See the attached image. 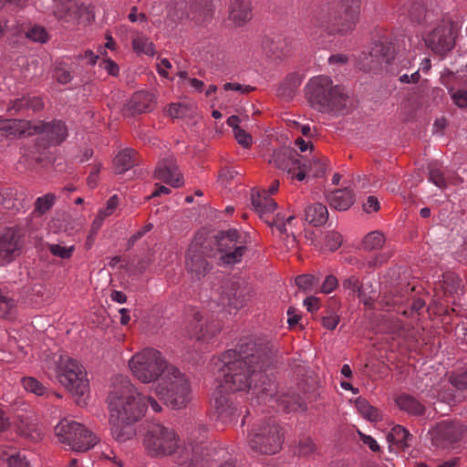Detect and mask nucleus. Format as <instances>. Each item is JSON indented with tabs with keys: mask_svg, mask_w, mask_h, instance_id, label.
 Here are the masks:
<instances>
[{
	"mask_svg": "<svg viewBox=\"0 0 467 467\" xmlns=\"http://www.w3.org/2000/svg\"><path fill=\"white\" fill-rule=\"evenodd\" d=\"M429 181L440 189L447 187V182L442 171L436 166L431 165L429 167Z\"/></svg>",
	"mask_w": 467,
	"mask_h": 467,
	"instance_id": "obj_45",
	"label": "nucleus"
},
{
	"mask_svg": "<svg viewBox=\"0 0 467 467\" xmlns=\"http://www.w3.org/2000/svg\"><path fill=\"white\" fill-rule=\"evenodd\" d=\"M456 25L449 18L434 24L423 36L424 42L434 53L444 55L451 50L455 44Z\"/></svg>",
	"mask_w": 467,
	"mask_h": 467,
	"instance_id": "obj_9",
	"label": "nucleus"
},
{
	"mask_svg": "<svg viewBox=\"0 0 467 467\" xmlns=\"http://www.w3.org/2000/svg\"><path fill=\"white\" fill-rule=\"evenodd\" d=\"M252 205L260 217L273 213L277 208V203L266 191L252 193Z\"/></svg>",
	"mask_w": 467,
	"mask_h": 467,
	"instance_id": "obj_22",
	"label": "nucleus"
},
{
	"mask_svg": "<svg viewBox=\"0 0 467 467\" xmlns=\"http://www.w3.org/2000/svg\"><path fill=\"white\" fill-rule=\"evenodd\" d=\"M385 243V238L382 233L374 231L368 234L363 239V246L366 250L380 249Z\"/></svg>",
	"mask_w": 467,
	"mask_h": 467,
	"instance_id": "obj_40",
	"label": "nucleus"
},
{
	"mask_svg": "<svg viewBox=\"0 0 467 467\" xmlns=\"http://www.w3.org/2000/svg\"><path fill=\"white\" fill-rule=\"evenodd\" d=\"M307 163H310V165L308 166V171L315 169V171L313 172V175L315 177L322 176L325 173L326 166L324 163L320 162L319 161H317V160H313L312 161H307Z\"/></svg>",
	"mask_w": 467,
	"mask_h": 467,
	"instance_id": "obj_60",
	"label": "nucleus"
},
{
	"mask_svg": "<svg viewBox=\"0 0 467 467\" xmlns=\"http://www.w3.org/2000/svg\"><path fill=\"white\" fill-rule=\"evenodd\" d=\"M135 151L130 149H125L120 151L114 158V167L115 171L118 173H122L128 170H130L134 165V157Z\"/></svg>",
	"mask_w": 467,
	"mask_h": 467,
	"instance_id": "obj_31",
	"label": "nucleus"
},
{
	"mask_svg": "<svg viewBox=\"0 0 467 467\" xmlns=\"http://www.w3.org/2000/svg\"><path fill=\"white\" fill-rule=\"evenodd\" d=\"M171 67V62L167 58L161 59L160 63L157 65V71L158 73L164 77L168 78V71L167 69Z\"/></svg>",
	"mask_w": 467,
	"mask_h": 467,
	"instance_id": "obj_64",
	"label": "nucleus"
},
{
	"mask_svg": "<svg viewBox=\"0 0 467 467\" xmlns=\"http://www.w3.org/2000/svg\"><path fill=\"white\" fill-rule=\"evenodd\" d=\"M56 200L57 196L51 192L38 197L35 202V212L39 214L46 213L54 205Z\"/></svg>",
	"mask_w": 467,
	"mask_h": 467,
	"instance_id": "obj_43",
	"label": "nucleus"
},
{
	"mask_svg": "<svg viewBox=\"0 0 467 467\" xmlns=\"http://www.w3.org/2000/svg\"><path fill=\"white\" fill-rule=\"evenodd\" d=\"M380 208V203L376 196L370 195L367 198L363 204V210L367 213L378 212Z\"/></svg>",
	"mask_w": 467,
	"mask_h": 467,
	"instance_id": "obj_55",
	"label": "nucleus"
},
{
	"mask_svg": "<svg viewBox=\"0 0 467 467\" xmlns=\"http://www.w3.org/2000/svg\"><path fill=\"white\" fill-rule=\"evenodd\" d=\"M342 287L345 291H348L350 294H357L358 297L366 305H369V298L367 297L366 292L363 288L359 278L354 275H351L342 280Z\"/></svg>",
	"mask_w": 467,
	"mask_h": 467,
	"instance_id": "obj_30",
	"label": "nucleus"
},
{
	"mask_svg": "<svg viewBox=\"0 0 467 467\" xmlns=\"http://www.w3.org/2000/svg\"><path fill=\"white\" fill-rule=\"evenodd\" d=\"M291 162H288V169H286L285 173L291 179H296L298 181L305 180L306 173L308 172V166L310 163H307V161L305 160L299 153L296 151H293L291 155Z\"/></svg>",
	"mask_w": 467,
	"mask_h": 467,
	"instance_id": "obj_23",
	"label": "nucleus"
},
{
	"mask_svg": "<svg viewBox=\"0 0 467 467\" xmlns=\"http://www.w3.org/2000/svg\"><path fill=\"white\" fill-rule=\"evenodd\" d=\"M252 18V9L248 0H231L229 19L235 26H243Z\"/></svg>",
	"mask_w": 467,
	"mask_h": 467,
	"instance_id": "obj_18",
	"label": "nucleus"
},
{
	"mask_svg": "<svg viewBox=\"0 0 467 467\" xmlns=\"http://www.w3.org/2000/svg\"><path fill=\"white\" fill-rule=\"evenodd\" d=\"M221 330L220 324L215 320L204 319L202 314L192 308L185 327V334L191 339L208 341L215 337Z\"/></svg>",
	"mask_w": 467,
	"mask_h": 467,
	"instance_id": "obj_10",
	"label": "nucleus"
},
{
	"mask_svg": "<svg viewBox=\"0 0 467 467\" xmlns=\"http://www.w3.org/2000/svg\"><path fill=\"white\" fill-rule=\"evenodd\" d=\"M22 241L19 233L12 228L0 234V265L14 261L21 253Z\"/></svg>",
	"mask_w": 467,
	"mask_h": 467,
	"instance_id": "obj_12",
	"label": "nucleus"
},
{
	"mask_svg": "<svg viewBox=\"0 0 467 467\" xmlns=\"http://www.w3.org/2000/svg\"><path fill=\"white\" fill-rule=\"evenodd\" d=\"M33 132L46 133L48 140L54 144H59L66 140L68 130L64 122L60 120H53L48 123H41L33 126Z\"/></svg>",
	"mask_w": 467,
	"mask_h": 467,
	"instance_id": "obj_16",
	"label": "nucleus"
},
{
	"mask_svg": "<svg viewBox=\"0 0 467 467\" xmlns=\"http://www.w3.org/2000/svg\"><path fill=\"white\" fill-rule=\"evenodd\" d=\"M179 379H187L183 373H182L175 367L169 365L164 370L160 380L155 385V392L158 394L163 393V391L174 390L176 389V381Z\"/></svg>",
	"mask_w": 467,
	"mask_h": 467,
	"instance_id": "obj_21",
	"label": "nucleus"
},
{
	"mask_svg": "<svg viewBox=\"0 0 467 467\" xmlns=\"http://www.w3.org/2000/svg\"><path fill=\"white\" fill-rule=\"evenodd\" d=\"M132 47L138 54H144L151 57L155 54L154 44L143 36H138L132 40Z\"/></svg>",
	"mask_w": 467,
	"mask_h": 467,
	"instance_id": "obj_37",
	"label": "nucleus"
},
{
	"mask_svg": "<svg viewBox=\"0 0 467 467\" xmlns=\"http://www.w3.org/2000/svg\"><path fill=\"white\" fill-rule=\"evenodd\" d=\"M327 218L328 211L322 203H313L306 206L305 209V220L314 226H321L325 224Z\"/></svg>",
	"mask_w": 467,
	"mask_h": 467,
	"instance_id": "obj_26",
	"label": "nucleus"
},
{
	"mask_svg": "<svg viewBox=\"0 0 467 467\" xmlns=\"http://www.w3.org/2000/svg\"><path fill=\"white\" fill-rule=\"evenodd\" d=\"M56 378L72 395L83 397L88 391V380L83 366L67 355L55 361Z\"/></svg>",
	"mask_w": 467,
	"mask_h": 467,
	"instance_id": "obj_7",
	"label": "nucleus"
},
{
	"mask_svg": "<svg viewBox=\"0 0 467 467\" xmlns=\"http://www.w3.org/2000/svg\"><path fill=\"white\" fill-rule=\"evenodd\" d=\"M305 92L311 107L319 111H340L346 107L348 97L344 88L333 85L329 77L317 76L312 78L306 84Z\"/></svg>",
	"mask_w": 467,
	"mask_h": 467,
	"instance_id": "obj_3",
	"label": "nucleus"
},
{
	"mask_svg": "<svg viewBox=\"0 0 467 467\" xmlns=\"http://www.w3.org/2000/svg\"><path fill=\"white\" fill-rule=\"evenodd\" d=\"M342 244V236L339 233L331 231L325 235L324 247L329 251H336Z\"/></svg>",
	"mask_w": 467,
	"mask_h": 467,
	"instance_id": "obj_47",
	"label": "nucleus"
},
{
	"mask_svg": "<svg viewBox=\"0 0 467 467\" xmlns=\"http://www.w3.org/2000/svg\"><path fill=\"white\" fill-rule=\"evenodd\" d=\"M360 0H340L337 5V15L329 20L338 26L337 31L347 33L352 30L359 15Z\"/></svg>",
	"mask_w": 467,
	"mask_h": 467,
	"instance_id": "obj_11",
	"label": "nucleus"
},
{
	"mask_svg": "<svg viewBox=\"0 0 467 467\" xmlns=\"http://www.w3.org/2000/svg\"><path fill=\"white\" fill-rule=\"evenodd\" d=\"M387 439L392 445H396L404 450L410 447L412 435L402 426L396 425L391 429Z\"/></svg>",
	"mask_w": 467,
	"mask_h": 467,
	"instance_id": "obj_28",
	"label": "nucleus"
},
{
	"mask_svg": "<svg viewBox=\"0 0 467 467\" xmlns=\"http://www.w3.org/2000/svg\"><path fill=\"white\" fill-rule=\"evenodd\" d=\"M142 444L152 458H164L174 454L181 445L177 432L161 423H150L143 434Z\"/></svg>",
	"mask_w": 467,
	"mask_h": 467,
	"instance_id": "obj_5",
	"label": "nucleus"
},
{
	"mask_svg": "<svg viewBox=\"0 0 467 467\" xmlns=\"http://www.w3.org/2000/svg\"><path fill=\"white\" fill-rule=\"evenodd\" d=\"M26 36L34 42L46 43L48 40V33L43 26H39L30 28Z\"/></svg>",
	"mask_w": 467,
	"mask_h": 467,
	"instance_id": "obj_46",
	"label": "nucleus"
},
{
	"mask_svg": "<svg viewBox=\"0 0 467 467\" xmlns=\"http://www.w3.org/2000/svg\"><path fill=\"white\" fill-rule=\"evenodd\" d=\"M186 267L192 277L200 279L208 272V263L197 244L190 245L186 255Z\"/></svg>",
	"mask_w": 467,
	"mask_h": 467,
	"instance_id": "obj_15",
	"label": "nucleus"
},
{
	"mask_svg": "<svg viewBox=\"0 0 467 467\" xmlns=\"http://www.w3.org/2000/svg\"><path fill=\"white\" fill-rule=\"evenodd\" d=\"M15 307V302L13 299L5 296L0 301V317H8L11 314L12 310Z\"/></svg>",
	"mask_w": 467,
	"mask_h": 467,
	"instance_id": "obj_53",
	"label": "nucleus"
},
{
	"mask_svg": "<svg viewBox=\"0 0 467 467\" xmlns=\"http://www.w3.org/2000/svg\"><path fill=\"white\" fill-rule=\"evenodd\" d=\"M285 441V432L275 419L257 423L248 435V446L255 453L274 455L279 452Z\"/></svg>",
	"mask_w": 467,
	"mask_h": 467,
	"instance_id": "obj_4",
	"label": "nucleus"
},
{
	"mask_svg": "<svg viewBox=\"0 0 467 467\" xmlns=\"http://www.w3.org/2000/svg\"><path fill=\"white\" fill-rule=\"evenodd\" d=\"M24 389L36 396H43L47 392V388L36 378L24 377L21 380Z\"/></svg>",
	"mask_w": 467,
	"mask_h": 467,
	"instance_id": "obj_42",
	"label": "nucleus"
},
{
	"mask_svg": "<svg viewBox=\"0 0 467 467\" xmlns=\"http://www.w3.org/2000/svg\"><path fill=\"white\" fill-rule=\"evenodd\" d=\"M174 390L163 391L158 394L165 402L174 410H180L187 406L191 400V389L187 379H179L176 381Z\"/></svg>",
	"mask_w": 467,
	"mask_h": 467,
	"instance_id": "obj_14",
	"label": "nucleus"
},
{
	"mask_svg": "<svg viewBox=\"0 0 467 467\" xmlns=\"http://www.w3.org/2000/svg\"><path fill=\"white\" fill-rule=\"evenodd\" d=\"M68 14L62 15L58 9L55 10V16L57 17V19L65 22L69 23L71 21V17L76 15L77 11L80 12L82 9L78 8L75 5H70V6L67 7Z\"/></svg>",
	"mask_w": 467,
	"mask_h": 467,
	"instance_id": "obj_59",
	"label": "nucleus"
},
{
	"mask_svg": "<svg viewBox=\"0 0 467 467\" xmlns=\"http://www.w3.org/2000/svg\"><path fill=\"white\" fill-rule=\"evenodd\" d=\"M100 67H103L111 76H117L119 74L118 65L110 59H104L100 63Z\"/></svg>",
	"mask_w": 467,
	"mask_h": 467,
	"instance_id": "obj_61",
	"label": "nucleus"
},
{
	"mask_svg": "<svg viewBox=\"0 0 467 467\" xmlns=\"http://www.w3.org/2000/svg\"><path fill=\"white\" fill-rule=\"evenodd\" d=\"M268 223L270 226H275L281 234L287 235L285 245L288 249H293L296 246V236L294 233H291V237H289L286 223L284 222V218L281 217L280 213H277L273 222H268Z\"/></svg>",
	"mask_w": 467,
	"mask_h": 467,
	"instance_id": "obj_38",
	"label": "nucleus"
},
{
	"mask_svg": "<svg viewBox=\"0 0 467 467\" xmlns=\"http://www.w3.org/2000/svg\"><path fill=\"white\" fill-rule=\"evenodd\" d=\"M44 107V103L39 97H23L11 103L9 109L19 111L23 109H31L34 111L39 110Z\"/></svg>",
	"mask_w": 467,
	"mask_h": 467,
	"instance_id": "obj_32",
	"label": "nucleus"
},
{
	"mask_svg": "<svg viewBox=\"0 0 467 467\" xmlns=\"http://www.w3.org/2000/svg\"><path fill=\"white\" fill-rule=\"evenodd\" d=\"M304 306L307 311L315 312L319 308V299L315 296H309L304 300Z\"/></svg>",
	"mask_w": 467,
	"mask_h": 467,
	"instance_id": "obj_63",
	"label": "nucleus"
},
{
	"mask_svg": "<svg viewBox=\"0 0 467 467\" xmlns=\"http://www.w3.org/2000/svg\"><path fill=\"white\" fill-rule=\"evenodd\" d=\"M245 252L246 244H239L238 246H235L232 250L221 253L220 261L226 265L240 263Z\"/></svg>",
	"mask_w": 467,
	"mask_h": 467,
	"instance_id": "obj_34",
	"label": "nucleus"
},
{
	"mask_svg": "<svg viewBox=\"0 0 467 467\" xmlns=\"http://www.w3.org/2000/svg\"><path fill=\"white\" fill-rule=\"evenodd\" d=\"M155 96L148 91L136 92L130 102V109L136 113L151 110L155 105Z\"/></svg>",
	"mask_w": 467,
	"mask_h": 467,
	"instance_id": "obj_25",
	"label": "nucleus"
},
{
	"mask_svg": "<svg viewBox=\"0 0 467 467\" xmlns=\"http://www.w3.org/2000/svg\"><path fill=\"white\" fill-rule=\"evenodd\" d=\"M214 410L217 417L223 422L232 421L236 414V409L230 402L229 399L220 394L214 398Z\"/></svg>",
	"mask_w": 467,
	"mask_h": 467,
	"instance_id": "obj_27",
	"label": "nucleus"
},
{
	"mask_svg": "<svg viewBox=\"0 0 467 467\" xmlns=\"http://www.w3.org/2000/svg\"><path fill=\"white\" fill-rule=\"evenodd\" d=\"M397 406L411 415H421L424 413V406L415 398L410 395H400L396 399Z\"/></svg>",
	"mask_w": 467,
	"mask_h": 467,
	"instance_id": "obj_29",
	"label": "nucleus"
},
{
	"mask_svg": "<svg viewBox=\"0 0 467 467\" xmlns=\"http://www.w3.org/2000/svg\"><path fill=\"white\" fill-rule=\"evenodd\" d=\"M56 78L60 84H67L69 83L72 78V73L69 70V68L60 66L57 67L55 70Z\"/></svg>",
	"mask_w": 467,
	"mask_h": 467,
	"instance_id": "obj_50",
	"label": "nucleus"
},
{
	"mask_svg": "<svg viewBox=\"0 0 467 467\" xmlns=\"http://www.w3.org/2000/svg\"><path fill=\"white\" fill-rule=\"evenodd\" d=\"M338 323H339V317L333 312H329L327 316H325L322 318L323 326L327 329H329V330H334L337 327V326L338 325Z\"/></svg>",
	"mask_w": 467,
	"mask_h": 467,
	"instance_id": "obj_56",
	"label": "nucleus"
},
{
	"mask_svg": "<svg viewBox=\"0 0 467 467\" xmlns=\"http://www.w3.org/2000/svg\"><path fill=\"white\" fill-rule=\"evenodd\" d=\"M215 239L220 253L232 250L239 244H245L236 229L222 231L216 235Z\"/></svg>",
	"mask_w": 467,
	"mask_h": 467,
	"instance_id": "obj_24",
	"label": "nucleus"
},
{
	"mask_svg": "<svg viewBox=\"0 0 467 467\" xmlns=\"http://www.w3.org/2000/svg\"><path fill=\"white\" fill-rule=\"evenodd\" d=\"M119 205V197L115 194L112 195L107 202L105 208L99 210L100 221H103L106 217L111 215Z\"/></svg>",
	"mask_w": 467,
	"mask_h": 467,
	"instance_id": "obj_48",
	"label": "nucleus"
},
{
	"mask_svg": "<svg viewBox=\"0 0 467 467\" xmlns=\"http://www.w3.org/2000/svg\"><path fill=\"white\" fill-rule=\"evenodd\" d=\"M296 284L299 289L310 292L317 285L318 281L312 275H301L296 278Z\"/></svg>",
	"mask_w": 467,
	"mask_h": 467,
	"instance_id": "obj_44",
	"label": "nucleus"
},
{
	"mask_svg": "<svg viewBox=\"0 0 467 467\" xmlns=\"http://www.w3.org/2000/svg\"><path fill=\"white\" fill-rule=\"evenodd\" d=\"M302 83V77L296 73L288 75L278 89L280 96H291Z\"/></svg>",
	"mask_w": 467,
	"mask_h": 467,
	"instance_id": "obj_36",
	"label": "nucleus"
},
{
	"mask_svg": "<svg viewBox=\"0 0 467 467\" xmlns=\"http://www.w3.org/2000/svg\"><path fill=\"white\" fill-rule=\"evenodd\" d=\"M224 90H234L237 92H240L242 94H247L251 91H253L254 88L249 85H241L239 83H225L223 85Z\"/></svg>",
	"mask_w": 467,
	"mask_h": 467,
	"instance_id": "obj_58",
	"label": "nucleus"
},
{
	"mask_svg": "<svg viewBox=\"0 0 467 467\" xmlns=\"http://www.w3.org/2000/svg\"><path fill=\"white\" fill-rule=\"evenodd\" d=\"M32 130L31 123L25 119H0L1 136H30L34 134Z\"/></svg>",
	"mask_w": 467,
	"mask_h": 467,
	"instance_id": "obj_17",
	"label": "nucleus"
},
{
	"mask_svg": "<svg viewBox=\"0 0 467 467\" xmlns=\"http://www.w3.org/2000/svg\"><path fill=\"white\" fill-rule=\"evenodd\" d=\"M463 433V428L458 423L442 421L434 430L435 439L447 443L456 442Z\"/></svg>",
	"mask_w": 467,
	"mask_h": 467,
	"instance_id": "obj_19",
	"label": "nucleus"
},
{
	"mask_svg": "<svg viewBox=\"0 0 467 467\" xmlns=\"http://www.w3.org/2000/svg\"><path fill=\"white\" fill-rule=\"evenodd\" d=\"M315 444L310 438H305L298 443V453L300 455L307 456L315 451Z\"/></svg>",
	"mask_w": 467,
	"mask_h": 467,
	"instance_id": "obj_52",
	"label": "nucleus"
},
{
	"mask_svg": "<svg viewBox=\"0 0 467 467\" xmlns=\"http://www.w3.org/2000/svg\"><path fill=\"white\" fill-rule=\"evenodd\" d=\"M274 353L275 347L268 341L243 338L235 349L226 351L222 358L214 361L216 379L231 391L246 390L252 386L256 388L257 382L265 378L262 370L270 364Z\"/></svg>",
	"mask_w": 467,
	"mask_h": 467,
	"instance_id": "obj_1",
	"label": "nucleus"
},
{
	"mask_svg": "<svg viewBox=\"0 0 467 467\" xmlns=\"http://www.w3.org/2000/svg\"><path fill=\"white\" fill-rule=\"evenodd\" d=\"M47 249L50 254L63 260L70 259L75 252V245H66L64 242H59L57 244H48Z\"/></svg>",
	"mask_w": 467,
	"mask_h": 467,
	"instance_id": "obj_35",
	"label": "nucleus"
},
{
	"mask_svg": "<svg viewBox=\"0 0 467 467\" xmlns=\"http://www.w3.org/2000/svg\"><path fill=\"white\" fill-rule=\"evenodd\" d=\"M384 47L381 44L375 45V47L372 49L370 56L376 59V62L381 64L383 62L389 63L390 57L387 54V52H383Z\"/></svg>",
	"mask_w": 467,
	"mask_h": 467,
	"instance_id": "obj_51",
	"label": "nucleus"
},
{
	"mask_svg": "<svg viewBox=\"0 0 467 467\" xmlns=\"http://www.w3.org/2000/svg\"><path fill=\"white\" fill-rule=\"evenodd\" d=\"M451 99L453 102L460 108L467 107V91L458 89L451 92Z\"/></svg>",
	"mask_w": 467,
	"mask_h": 467,
	"instance_id": "obj_57",
	"label": "nucleus"
},
{
	"mask_svg": "<svg viewBox=\"0 0 467 467\" xmlns=\"http://www.w3.org/2000/svg\"><path fill=\"white\" fill-rule=\"evenodd\" d=\"M327 202L333 209L347 211L355 202L352 191L345 188L330 192L327 195Z\"/></svg>",
	"mask_w": 467,
	"mask_h": 467,
	"instance_id": "obj_20",
	"label": "nucleus"
},
{
	"mask_svg": "<svg viewBox=\"0 0 467 467\" xmlns=\"http://www.w3.org/2000/svg\"><path fill=\"white\" fill-rule=\"evenodd\" d=\"M154 176L174 188L182 187L184 184L183 176L172 157L164 159L158 163Z\"/></svg>",
	"mask_w": 467,
	"mask_h": 467,
	"instance_id": "obj_13",
	"label": "nucleus"
},
{
	"mask_svg": "<svg viewBox=\"0 0 467 467\" xmlns=\"http://www.w3.org/2000/svg\"><path fill=\"white\" fill-rule=\"evenodd\" d=\"M338 285V281L336 276L329 275L324 280L321 291L325 294H329L333 292Z\"/></svg>",
	"mask_w": 467,
	"mask_h": 467,
	"instance_id": "obj_54",
	"label": "nucleus"
},
{
	"mask_svg": "<svg viewBox=\"0 0 467 467\" xmlns=\"http://www.w3.org/2000/svg\"><path fill=\"white\" fill-rule=\"evenodd\" d=\"M451 383L458 389L467 388V369L452 378Z\"/></svg>",
	"mask_w": 467,
	"mask_h": 467,
	"instance_id": "obj_62",
	"label": "nucleus"
},
{
	"mask_svg": "<svg viewBox=\"0 0 467 467\" xmlns=\"http://www.w3.org/2000/svg\"><path fill=\"white\" fill-rule=\"evenodd\" d=\"M356 407L359 413L368 420L377 421L380 419L379 410L368 404L364 399H358L356 400Z\"/></svg>",
	"mask_w": 467,
	"mask_h": 467,
	"instance_id": "obj_39",
	"label": "nucleus"
},
{
	"mask_svg": "<svg viewBox=\"0 0 467 467\" xmlns=\"http://www.w3.org/2000/svg\"><path fill=\"white\" fill-rule=\"evenodd\" d=\"M294 150L292 149H280L276 150L271 155L269 159V163L275 165L278 169L282 170L284 172L288 169V162H291V155Z\"/></svg>",
	"mask_w": 467,
	"mask_h": 467,
	"instance_id": "obj_33",
	"label": "nucleus"
},
{
	"mask_svg": "<svg viewBox=\"0 0 467 467\" xmlns=\"http://www.w3.org/2000/svg\"><path fill=\"white\" fill-rule=\"evenodd\" d=\"M168 366L161 352L150 348L136 353L129 361L132 375L142 383L158 382Z\"/></svg>",
	"mask_w": 467,
	"mask_h": 467,
	"instance_id": "obj_6",
	"label": "nucleus"
},
{
	"mask_svg": "<svg viewBox=\"0 0 467 467\" xmlns=\"http://www.w3.org/2000/svg\"><path fill=\"white\" fill-rule=\"evenodd\" d=\"M234 135L237 142L244 148H250L253 144L252 136L243 129L236 130Z\"/></svg>",
	"mask_w": 467,
	"mask_h": 467,
	"instance_id": "obj_49",
	"label": "nucleus"
},
{
	"mask_svg": "<svg viewBox=\"0 0 467 467\" xmlns=\"http://www.w3.org/2000/svg\"><path fill=\"white\" fill-rule=\"evenodd\" d=\"M0 460L6 461L8 467H29V462L20 453L9 454L5 449H0Z\"/></svg>",
	"mask_w": 467,
	"mask_h": 467,
	"instance_id": "obj_41",
	"label": "nucleus"
},
{
	"mask_svg": "<svg viewBox=\"0 0 467 467\" xmlns=\"http://www.w3.org/2000/svg\"><path fill=\"white\" fill-rule=\"evenodd\" d=\"M108 405L114 439L120 442L131 439L135 434L132 425L144 415L146 404L128 377L119 375L113 379Z\"/></svg>",
	"mask_w": 467,
	"mask_h": 467,
	"instance_id": "obj_2",
	"label": "nucleus"
},
{
	"mask_svg": "<svg viewBox=\"0 0 467 467\" xmlns=\"http://www.w3.org/2000/svg\"><path fill=\"white\" fill-rule=\"evenodd\" d=\"M55 432L60 442L78 452L90 450L99 441L98 437L82 424L66 419L57 424Z\"/></svg>",
	"mask_w": 467,
	"mask_h": 467,
	"instance_id": "obj_8",
	"label": "nucleus"
}]
</instances>
